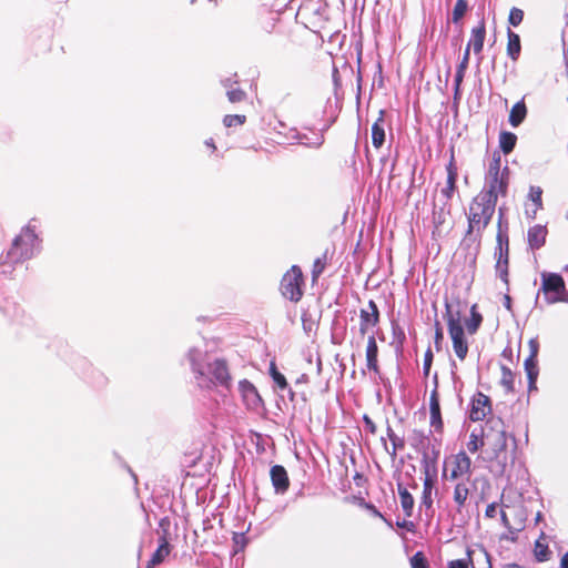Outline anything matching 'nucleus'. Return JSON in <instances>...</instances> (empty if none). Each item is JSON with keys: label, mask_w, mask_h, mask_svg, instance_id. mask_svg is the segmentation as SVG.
<instances>
[{"label": "nucleus", "mask_w": 568, "mask_h": 568, "mask_svg": "<svg viewBox=\"0 0 568 568\" xmlns=\"http://www.w3.org/2000/svg\"><path fill=\"white\" fill-rule=\"evenodd\" d=\"M504 305L507 310H510V306H511V298L509 295H505L504 297Z\"/></svg>", "instance_id": "55"}, {"label": "nucleus", "mask_w": 568, "mask_h": 568, "mask_svg": "<svg viewBox=\"0 0 568 568\" xmlns=\"http://www.w3.org/2000/svg\"><path fill=\"white\" fill-rule=\"evenodd\" d=\"M379 323V311L376 303L371 300L367 306L359 311V334L365 336L369 329Z\"/></svg>", "instance_id": "10"}, {"label": "nucleus", "mask_w": 568, "mask_h": 568, "mask_svg": "<svg viewBox=\"0 0 568 568\" xmlns=\"http://www.w3.org/2000/svg\"><path fill=\"white\" fill-rule=\"evenodd\" d=\"M507 53L513 60H516L520 53V38L511 30H508Z\"/></svg>", "instance_id": "29"}, {"label": "nucleus", "mask_w": 568, "mask_h": 568, "mask_svg": "<svg viewBox=\"0 0 568 568\" xmlns=\"http://www.w3.org/2000/svg\"><path fill=\"white\" fill-rule=\"evenodd\" d=\"M469 55H470L469 44H467V47L464 51L462 61L459 62V64L457 67L455 79H454V99L455 100H457L459 98L460 85L463 83L465 72H466L468 63H469Z\"/></svg>", "instance_id": "17"}, {"label": "nucleus", "mask_w": 568, "mask_h": 568, "mask_svg": "<svg viewBox=\"0 0 568 568\" xmlns=\"http://www.w3.org/2000/svg\"><path fill=\"white\" fill-rule=\"evenodd\" d=\"M491 412L490 399L483 393H477L473 400L469 412V418L473 422L483 420Z\"/></svg>", "instance_id": "12"}, {"label": "nucleus", "mask_w": 568, "mask_h": 568, "mask_svg": "<svg viewBox=\"0 0 568 568\" xmlns=\"http://www.w3.org/2000/svg\"><path fill=\"white\" fill-rule=\"evenodd\" d=\"M392 329H393V335H394V339L399 344V345H403L406 336H405V333L403 331V328L398 325V324H395L393 323L392 324Z\"/></svg>", "instance_id": "47"}, {"label": "nucleus", "mask_w": 568, "mask_h": 568, "mask_svg": "<svg viewBox=\"0 0 568 568\" xmlns=\"http://www.w3.org/2000/svg\"><path fill=\"white\" fill-rule=\"evenodd\" d=\"M517 136L511 132H503L499 138L500 149L505 154L510 153L516 145Z\"/></svg>", "instance_id": "31"}, {"label": "nucleus", "mask_w": 568, "mask_h": 568, "mask_svg": "<svg viewBox=\"0 0 568 568\" xmlns=\"http://www.w3.org/2000/svg\"><path fill=\"white\" fill-rule=\"evenodd\" d=\"M398 495L400 499V506L406 515V517H410L413 515L414 508V498L410 493L405 488L398 485Z\"/></svg>", "instance_id": "28"}, {"label": "nucleus", "mask_w": 568, "mask_h": 568, "mask_svg": "<svg viewBox=\"0 0 568 568\" xmlns=\"http://www.w3.org/2000/svg\"><path fill=\"white\" fill-rule=\"evenodd\" d=\"M541 285L537 297L542 294L547 305L568 302V291L564 277L558 273L542 272L540 274ZM538 302V298H536Z\"/></svg>", "instance_id": "5"}, {"label": "nucleus", "mask_w": 568, "mask_h": 568, "mask_svg": "<svg viewBox=\"0 0 568 568\" xmlns=\"http://www.w3.org/2000/svg\"><path fill=\"white\" fill-rule=\"evenodd\" d=\"M515 376L510 368L501 366V379L500 383L507 392L514 390Z\"/></svg>", "instance_id": "33"}, {"label": "nucleus", "mask_w": 568, "mask_h": 568, "mask_svg": "<svg viewBox=\"0 0 568 568\" xmlns=\"http://www.w3.org/2000/svg\"><path fill=\"white\" fill-rule=\"evenodd\" d=\"M270 476L275 493L280 495L285 494L290 487L286 469L281 465H274L270 470Z\"/></svg>", "instance_id": "15"}, {"label": "nucleus", "mask_w": 568, "mask_h": 568, "mask_svg": "<svg viewBox=\"0 0 568 568\" xmlns=\"http://www.w3.org/2000/svg\"><path fill=\"white\" fill-rule=\"evenodd\" d=\"M205 145H207V146H209V148H211L212 150H215V149H216V146H215V144H214V141H213V139H207V140L205 141Z\"/></svg>", "instance_id": "57"}, {"label": "nucleus", "mask_w": 568, "mask_h": 568, "mask_svg": "<svg viewBox=\"0 0 568 568\" xmlns=\"http://www.w3.org/2000/svg\"><path fill=\"white\" fill-rule=\"evenodd\" d=\"M270 375L281 390L288 389L292 396L294 395L293 392L288 388V384L286 382L285 376L277 371V367L274 362L270 364Z\"/></svg>", "instance_id": "30"}, {"label": "nucleus", "mask_w": 568, "mask_h": 568, "mask_svg": "<svg viewBox=\"0 0 568 568\" xmlns=\"http://www.w3.org/2000/svg\"><path fill=\"white\" fill-rule=\"evenodd\" d=\"M246 121V116L242 114H227L223 119V124L226 128L243 125Z\"/></svg>", "instance_id": "36"}, {"label": "nucleus", "mask_w": 568, "mask_h": 568, "mask_svg": "<svg viewBox=\"0 0 568 568\" xmlns=\"http://www.w3.org/2000/svg\"><path fill=\"white\" fill-rule=\"evenodd\" d=\"M469 496V487L465 480L458 481L453 491V500L458 513L466 506Z\"/></svg>", "instance_id": "21"}, {"label": "nucleus", "mask_w": 568, "mask_h": 568, "mask_svg": "<svg viewBox=\"0 0 568 568\" xmlns=\"http://www.w3.org/2000/svg\"><path fill=\"white\" fill-rule=\"evenodd\" d=\"M222 85L226 89V91L229 89H233L232 88V80L230 78L222 80Z\"/></svg>", "instance_id": "54"}, {"label": "nucleus", "mask_w": 568, "mask_h": 568, "mask_svg": "<svg viewBox=\"0 0 568 568\" xmlns=\"http://www.w3.org/2000/svg\"><path fill=\"white\" fill-rule=\"evenodd\" d=\"M468 8L466 0H457L453 10V22L457 23L466 13Z\"/></svg>", "instance_id": "35"}, {"label": "nucleus", "mask_w": 568, "mask_h": 568, "mask_svg": "<svg viewBox=\"0 0 568 568\" xmlns=\"http://www.w3.org/2000/svg\"><path fill=\"white\" fill-rule=\"evenodd\" d=\"M503 209H499L498 232L496 236L497 246L495 251L496 274L498 277L508 285V257H509V241L506 232L501 230Z\"/></svg>", "instance_id": "7"}, {"label": "nucleus", "mask_w": 568, "mask_h": 568, "mask_svg": "<svg viewBox=\"0 0 568 568\" xmlns=\"http://www.w3.org/2000/svg\"><path fill=\"white\" fill-rule=\"evenodd\" d=\"M432 490H433V480L429 477L428 474H426V477L424 479L423 485V494L420 498L419 508L420 510L425 508L426 510H429L433 506V498H432Z\"/></svg>", "instance_id": "27"}, {"label": "nucleus", "mask_w": 568, "mask_h": 568, "mask_svg": "<svg viewBox=\"0 0 568 568\" xmlns=\"http://www.w3.org/2000/svg\"><path fill=\"white\" fill-rule=\"evenodd\" d=\"M466 555L469 557L471 568H493L490 556L483 546L467 548Z\"/></svg>", "instance_id": "14"}, {"label": "nucleus", "mask_w": 568, "mask_h": 568, "mask_svg": "<svg viewBox=\"0 0 568 568\" xmlns=\"http://www.w3.org/2000/svg\"><path fill=\"white\" fill-rule=\"evenodd\" d=\"M527 114V108L524 101L515 103L509 113V123L511 126L517 128L523 123Z\"/></svg>", "instance_id": "26"}, {"label": "nucleus", "mask_w": 568, "mask_h": 568, "mask_svg": "<svg viewBox=\"0 0 568 568\" xmlns=\"http://www.w3.org/2000/svg\"><path fill=\"white\" fill-rule=\"evenodd\" d=\"M446 316L454 352L456 356L463 361L468 353V345L464 338V329L460 324V313L458 310L454 313L453 306L446 302Z\"/></svg>", "instance_id": "6"}, {"label": "nucleus", "mask_w": 568, "mask_h": 568, "mask_svg": "<svg viewBox=\"0 0 568 568\" xmlns=\"http://www.w3.org/2000/svg\"><path fill=\"white\" fill-rule=\"evenodd\" d=\"M437 410H440V405H439V398H438L437 385H436L435 388L433 389V392L430 393L429 412H437Z\"/></svg>", "instance_id": "45"}, {"label": "nucleus", "mask_w": 568, "mask_h": 568, "mask_svg": "<svg viewBox=\"0 0 568 568\" xmlns=\"http://www.w3.org/2000/svg\"><path fill=\"white\" fill-rule=\"evenodd\" d=\"M365 356H366L367 368L369 371H373L374 373H378L379 372L378 361H377L378 346H377L374 333H372L367 338Z\"/></svg>", "instance_id": "16"}, {"label": "nucleus", "mask_w": 568, "mask_h": 568, "mask_svg": "<svg viewBox=\"0 0 568 568\" xmlns=\"http://www.w3.org/2000/svg\"><path fill=\"white\" fill-rule=\"evenodd\" d=\"M506 568H523V567H520V566H518V565L513 564V565H508Z\"/></svg>", "instance_id": "61"}, {"label": "nucleus", "mask_w": 568, "mask_h": 568, "mask_svg": "<svg viewBox=\"0 0 568 568\" xmlns=\"http://www.w3.org/2000/svg\"><path fill=\"white\" fill-rule=\"evenodd\" d=\"M226 95H227L229 101L232 103L241 102L246 98V93L239 88L229 89L226 91Z\"/></svg>", "instance_id": "38"}, {"label": "nucleus", "mask_w": 568, "mask_h": 568, "mask_svg": "<svg viewBox=\"0 0 568 568\" xmlns=\"http://www.w3.org/2000/svg\"><path fill=\"white\" fill-rule=\"evenodd\" d=\"M486 36L485 22L481 20L479 24L471 30L470 40L468 42L469 48L473 45L474 52L480 53L484 47Z\"/></svg>", "instance_id": "22"}, {"label": "nucleus", "mask_w": 568, "mask_h": 568, "mask_svg": "<svg viewBox=\"0 0 568 568\" xmlns=\"http://www.w3.org/2000/svg\"><path fill=\"white\" fill-rule=\"evenodd\" d=\"M384 111L379 112V118L372 125V143L376 149H379L385 141L384 130Z\"/></svg>", "instance_id": "25"}, {"label": "nucleus", "mask_w": 568, "mask_h": 568, "mask_svg": "<svg viewBox=\"0 0 568 568\" xmlns=\"http://www.w3.org/2000/svg\"><path fill=\"white\" fill-rule=\"evenodd\" d=\"M485 515L488 518H494L497 515V504L491 503L486 507Z\"/></svg>", "instance_id": "50"}, {"label": "nucleus", "mask_w": 568, "mask_h": 568, "mask_svg": "<svg viewBox=\"0 0 568 568\" xmlns=\"http://www.w3.org/2000/svg\"><path fill=\"white\" fill-rule=\"evenodd\" d=\"M432 363H433V352L430 348H428L424 354V364H423L424 376L429 375Z\"/></svg>", "instance_id": "46"}, {"label": "nucleus", "mask_w": 568, "mask_h": 568, "mask_svg": "<svg viewBox=\"0 0 568 568\" xmlns=\"http://www.w3.org/2000/svg\"><path fill=\"white\" fill-rule=\"evenodd\" d=\"M304 382H307V375H306V374H303V375L297 379V383H304Z\"/></svg>", "instance_id": "60"}, {"label": "nucleus", "mask_w": 568, "mask_h": 568, "mask_svg": "<svg viewBox=\"0 0 568 568\" xmlns=\"http://www.w3.org/2000/svg\"><path fill=\"white\" fill-rule=\"evenodd\" d=\"M236 545L242 542V547H244L245 536L244 534H235L233 537Z\"/></svg>", "instance_id": "52"}, {"label": "nucleus", "mask_w": 568, "mask_h": 568, "mask_svg": "<svg viewBox=\"0 0 568 568\" xmlns=\"http://www.w3.org/2000/svg\"><path fill=\"white\" fill-rule=\"evenodd\" d=\"M191 2L193 3V2H195V0H191Z\"/></svg>", "instance_id": "63"}, {"label": "nucleus", "mask_w": 568, "mask_h": 568, "mask_svg": "<svg viewBox=\"0 0 568 568\" xmlns=\"http://www.w3.org/2000/svg\"><path fill=\"white\" fill-rule=\"evenodd\" d=\"M185 361L199 388L212 390L231 387L232 377L226 361L210 353L204 339L187 348Z\"/></svg>", "instance_id": "1"}, {"label": "nucleus", "mask_w": 568, "mask_h": 568, "mask_svg": "<svg viewBox=\"0 0 568 568\" xmlns=\"http://www.w3.org/2000/svg\"><path fill=\"white\" fill-rule=\"evenodd\" d=\"M430 426L436 432L440 433L443 430V419H442L440 410L430 412Z\"/></svg>", "instance_id": "42"}, {"label": "nucleus", "mask_w": 568, "mask_h": 568, "mask_svg": "<svg viewBox=\"0 0 568 568\" xmlns=\"http://www.w3.org/2000/svg\"><path fill=\"white\" fill-rule=\"evenodd\" d=\"M387 436L393 445V450L390 454L393 456H395L397 453V449L402 448L404 446V442L402 438H399L397 435H395V433L393 432V429L390 427L387 428Z\"/></svg>", "instance_id": "39"}, {"label": "nucleus", "mask_w": 568, "mask_h": 568, "mask_svg": "<svg viewBox=\"0 0 568 568\" xmlns=\"http://www.w3.org/2000/svg\"><path fill=\"white\" fill-rule=\"evenodd\" d=\"M485 459L491 463V470L496 475H505L509 465L515 462V454H508V435L504 422L497 417H490L485 423Z\"/></svg>", "instance_id": "2"}, {"label": "nucleus", "mask_w": 568, "mask_h": 568, "mask_svg": "<svg viewBox=\"0 0 568 568\" xmlns=\"http://www.w3.org/2000/svg\"><path fill=\"white\" fill-rule=\"evenodd\" d=\"M327 262V255L324 253L322 256L317 257L313 263L312 268V278L316 281L321 274L324 272Z\"/></svg>", "instance_id": "34"}, {"label": "nucleus", "mask_w": 568, "mask_h": 568, "mask_svg": "<svg viewBox=\"0 0 568 568\" xmlns=\"http://www.w3.org/2000/svg\"><path fill=\"white\" fill-rule=\"evenodd\" d=\"M302 284V270L298 266L293 265L282 277V295L292 302H298L303 296Z\"/></svg>", "instance_id": "8"}, {"label": "nucleus", "mask_w": 568, "mask_h": 568, "mask_svg": "<svg viewBox=\"0 0 568 568\" xmlns=\"http://www.w3.org/2000/svg\"><path fill=\"white\" fill-rule=\"evenodd\" d=\"M41 248L37 226L30 221L13 239L11 247L7 252L4 263L19 264L34 257Z\"/></svg>", "instance_id": "3"}, {"label": "nucleus", "mask_w": 568, "mask_h": 568, "mask_svg": "<svg viewBox=\"0 0 568 568\" xmlns=\"http://www.w3.org/2000/svg\"><path fill=\"white\" fill-rule=\"evenodd\" d=\"M547 229L544 225L536 224L528 230L527 240L531 250L540 248L546 241Z\"/></svg>", "instance_id": "19"}, {"label": "nucleus", "mask_w": 568, "mask_h": 568, "mask_svg": "<svg viewBox=\"0 0 568 568\" xmlns=\"http://www.w3.org/2000/svg\"><path fill=\"white\" fill-rule=\"evenodd\" d=\"M524 19V11L519 8H511L508 17V22L513 27H517L521 23Z\"/></svg>", "instance_id": "37"}, {"label": "nucleus", "mask_w": 568, "mask_h": 568, "mask_svg": "<svg viewBox=\"0 0 568 568\" xmlns=\"http://www.w3.org/2000/svg\"><path fill=\"white\" fill-rule=\"evenodd\" d=\"M412 568H428V561L423 552L418 551L410 558Z\"/></svg>", "instance_id": "40"}, {"label": "nucleus", "mask_w": 568, "mask_h": 568, "mask_svg": "<svg viewBox=\"0 0 568 568\" xmlns=\"http://www.w3.org/2000/svg\"><path fill=\"white\" fill-rule=\"evenodd\" d=\"M470 313H471V316L468 321H466V327L470 334H474L480 326L483 317L479 313L476 312V305L471 306Z\"/></svg>", "instance_id": "32"}, {"label": "nucleus", "mask_w": 568, "mask_h": 568, "mask_svg": "<svg viewBox=\"0 0 568 568\" xmlns=\"http://www.w3.org/2000/svg\"><path fill=\"white\" fill-rule=\"evenodd\" d=\"M365 420H366L367 424H372V422L366 416H365Z\"/></svg>", "instance_id": "62"}, {"label": "nucleus", "mask_w": 568, "mask_h": 568, "mask_svg": "<svg viewBox=\"0 0 568 568\" xmlns=\"http://www.w3.org/2000/svg\"><path fill=\"white\" fill-rule=\"evenodd\" d=\"M508 175V166H505L503 169L501 175L486 178V187L480 192V194L486 195V197L497 202L498 195H505L507 192Z\"/></svg>", "instance_id": "9"}, {"label": "nucleus", "mask_w": 568, "mask_h": 568, "mask_svg": "<svg viewBox=\"0 0 568 568\" xmlns=\"http://www.w3.org/2000/svg\"><path fill=\"white\" fill-rule=\"evenodd\" d=\"M397 526L400 528H406L407 530H412L414 527V524L412 521L404 520L402 523L397 521Z\"/></svg>", "instance_id": "51"}, {"label": "nucleus", "mask_w": 568, "mask_h": 568, "mask_svg": "<svg viewBox=\"0 0 568 568\" xmlns=\"http://www.w3.org/2000/svg\"><path fill=\"white\" fill-rule=\"evenodd\" d=\"M323 142L324 138L322 135H317L313 141H302L301 143L312 148H320Z\"/></svg>", "instance_id": "49"}, {"label": "nucleus", "mask_w": 568, "mask_h": 568, "mask_svg": "<svg viewBox=\"0 0 568 568\" xmlns=\"http://www.w3.org/2000/svg\"><path fill=\"white\" fill-rule=\"evenodd\" d=\"M500 159L497 158V159H494L490 164H489V169H488V173H487V176L486 178H491V176H499L501 175V170H500Z\"/></svg>", "instance_id": "43"}, {"label": "nucleus", "mask_w": 568, "mask_h": 568, "mask_svg": "<svg viewBox=\"0 0 568 568\" xmlns=\"http://www.w3.org/2000/svg\"><path fill=\"white\" fill-rule=\"evenodd\" d=\"M470 560L469 557L466 555V558L462 559H455L449 561L448 568H469Z\"/></svg>", "instance_id": "48"}, {"label": "nucleus", "mask_w": 568, "mask_h": 568, "mask_svg": "<svg viewBox=\"0 0 568 568\" xmlns=\"http://www.w3.org/2000/svg\"><path fill=\"white\" fill-rule=\"evenodd\" d=\"M496 203L480 193L474 197L468 213V233L486 229L495 213Z\"/></svg>", "instance_id": "4"}, {"label": "nucleus", "mask_w": 568, "mask_h": 568, "mask_svg": "<svg viewBox=\"0 0 568 568\" xmlns=\"http://www.w3.org/2000/svg\"><path fill=\"white\" fill-rule=\"evenodd\" d=\"M548 547L537 541L535 545V556L538 561L548 560Z\"/></svg>", "instance_id": "41"}, {"label": "nucleus", "mask_w": 568, "mask_h": 568, "mask_svg": "<svg viewBox=\"0 0 568 568\" xmlns=\"http://www.w3.org/2000/svg\"><path fill=\"white\" fill-rule=\"evenodd\" d=\"M450 465L452 469L449 479L457 480L459 478L466 477L467 481L469 480L471 474V460L465 452H459L454 455L452 457Z\"/></svg>", "instance_id": "11"}, {"label": "nucleus", "mask_w": 568, "mask_h": 568, "mask_svg": "<svg viewBox=\"0 0 568 568\" xmlns=\"http://www.w3.org/2000/svg\"><path fill=\"white\" fill-rule=\"evenodd\" d=\"M443 338L442 329L437 326L436 328V343H438L439 339Z\"/></svg>", "instance_id": "58"}, {"label": "nucleus", "mask_w": 568, "mask_h": 568, "mask_svg": "<svg viewBox=\"0 0 568 568\" xmlns=\"http://www.w3.org/2000/svg\"><path fill=\"white\" fill-rule=\"evenodd\" d=\"M537 349L534 348L531 354L525 359L524 366L528 377L529 390L536 389V381L538 377V366L536 361Z\"/></svg>", "instance_id": "20"}, {"label": "nucleus", "mask_w": 568, "mask_h": 568, "mask_svg": "<svg viewBox=\"0 0 568 568\" xmlns=\"http://www.w3.org/2000/svg\"><path fill=\"white\" fill-rule=\"evenodd\" d=\"M541 194L542 191L539 186H531L529 191V197L535 203L536 207H541Z\"/></svg>", "instance_id": "44"}, {"label": "nucleus", "mask_w": 568, "mask_h": 568, "mask_svg": "<svg viewBox=\"0 0 568 568\" xmlns=\"http://www.w3.org/2000/svg\"><path fill=\"white\" fill-rule=\"evenodd\" d=\"M367 508L371 509L375 516L383 518V515L375 508V506L367 505Z\"/></svg>", "instance_id": "56"}, {"label": "nucleus", "mask_w": 568, "mask_h": 568, "mask_svg": "<svg viewBox=\"0 0 568 568\" xmlns=\"http://www.w3.org/2000/svg\"><path fill=\"white\" fill-rule=\"evenodd\" d=\"M446 170H447L446 186L443 187L440 191V195L445 199L444 206L452 199L455 187H456L457 169H456L453 160L448 163V165L446 166Z\"/></svg>", "instance_id": "18"}, {"label": "nucleus", "mask_w": 568, "mask_h": 568, "mask_svg": "<svg viewBox=\"0 0 568 568\" xmlns=\"http://www.w3.org/2000/svg\"><path fill=\"white\" fill-rule=\"evenodd\" d=\"M485 425L479 428H474L469 435V440L467 443V449L470 453H477L480 448H485Z\"/></svg>", "instance_id": "23"}, {"label": "nucleus", "mask_w": 568, "mask_h": 568, "mask_svg": "<svg viewBox=\"0 0 568 568\" xmlns=\"http://www.w3.org/2000/svg\"><path fill=\"white\" fill-rule=\"evenodd\" d=\"M170 554V544L165 536H162L159 541V547L155 552L152 555L150 561L148 562L146 568H153L154 566L161 564L166 556Z\"/></svg>", "instance_id": "24"}, {"label": "nucleus", "mask_w": 568, "mask_h": 568, "mask_svg": "<svg viewBox=\"0 0 568 568\" xmlns=\"http://www.w3.org/2000/svg\"><path fill=\"white\" fill-rule=\"evenodd\" d=\"M239 390L242 399L248 409H257L262 406V398L255 386L247 379L239 383Z\"/></svg>", "instance_id": "13"}, {"label": "nucleus", "mask_w": 568, "mask_h": 568, "mask_svg": "<svg viewBox=\"0 0 568 568\" xmlns=\"http://www.w3.org/2000/svg\"><path fill=\"white\" fill-rule=\"evenodd\" d=\"M501 514V520H503V524L507 527L508 526V519H507V516L505 514V511H500Z\"/></svg>", "instance_id": "59"}, {"label": "nucleus", "mask_w": 568, "mask_h": 568, "mask_svg": "<svg viewBox=\"0 0 568 568\" xmlns=\"http://www.w3.org/2000/svg\"><path fill=\"white\" fill-rule=\"evenodd\" d=\"M560 567L568 568V551L561 557Z\"/></svg>", "instance_id": "53"}]
</instances>
